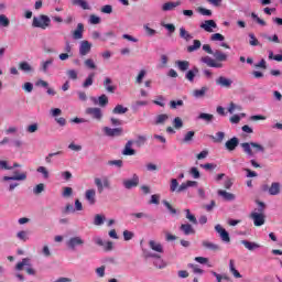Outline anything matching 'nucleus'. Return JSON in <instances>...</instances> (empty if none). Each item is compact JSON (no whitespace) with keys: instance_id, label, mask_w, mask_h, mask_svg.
I'll return each mask as SVG.
<instances>
[{"instance_id":"nucleus-41","label":"nucleus","mask_w":282,"mask_h":282,"mask_svg":"<svg viewBox=\"0 0 282 282\" xmlns=\"http://www.w3.org/2000/svg\"><path fill=\"white\" fill-rule=\"evenodd\" d=\"M98 105L99 107H107V105H109V97H107V95L99 96Z\"/></svg>"},{"instance_id":"nucleus-10","label":"nucleus","mask_w":282,"mask_h":282,"mask_svg":"<svg viewBox=\"0 0 282 282\" xmlns=\"http://www.w3.org/2000/svg\"><path fill=\"white\" fill-rule=\"evenodd\" d=\"M139 184L140 177L137 174H134L132 178L123 181V186L128 191H131V188H135L137 186H139Z\"/></svg>"},{"instance_id":"nucleus-24","label":"nucleus","mask_w":282,"mask_h":282,"mask_svg":"<svg viewBox=\"0 0 282 282\" xmlns=\"http://www.w3.org/2000/svg\"><path fill=\"white\" fill-rule=\"evenodd\" d=\"M218 195L225 199V202H235V194L230 192H226L224 189L218 191Z\"/></svg>"},{"instance_id":"nucleus-12","label":"nucleus","mask_w":282,"mask_h":282,"mask_svg":"<svg viewBox=\"0 0 282 282\" xmlns=\"http://www.w3.org/2000/svg\"><path fill=\"white\" fill-rule=\"evenodd\" d=\"M86 113L94 120H102V110L100 108H87Z\"/></svg>"},{"instance_id":"nucleus-48","label":"nucleus","mask_w":282,"mask_h":282,"mask_svg":"<svg viewBox=\"0 0 282 282\" xmlns=\"http://www.w3.org/2000/svg\"><path fill=\"white\" fill-rule=\"evenodd\" d=\"M163 205L165 206V208H167L171 215H177V209H175L174 206L171 205V203H169L167 200H163Z\"/></svg>"},{"instance_id":"nucleus-3","label":"nucleus","mask_w":282,"mask_h":282,"mask_svg":"<svg viewBox=\"0 0 282 282\" xmlns=\"http://www.w3.org/2000/svg\"><path fill=\"white\" fill-rule=\"evenodd\" d=\"M240 147L249 158H252L254 153H265V148L257 142H243Z\"/></svg>"},{"instance_id":"nucleus-64","label":"nucleus","mask_w":282,"mask_h":282,"mask_svg":"<svg viewBox=\"0 0 282 282\" xmlns=\"http://www.w3.org/2000/svg\"><path fill=\"white\" fill-rule=\"evenodd\" d=\"M101 12L104 14H111V12H113V7H111L110 4H106L101 8Z\"/></svg>"},{"instance_id":"nucleus-21","label":"nucleus","mask_w":282,"mask_h":282,"mask_svg":"<svg viewBox=\"0 0 282 282\" xmlns=\"http://www.w3.org/2000/svg\"><path fill=\"white\" fill-rule=\"evenodd\" d=\"M132 147H133V140L128 141L122 151V155H135V150L132 149Z\"/></svg>"},{"instance_id":"nucleus-7","label":"nucleus","mask_w":282,"mask_h":282,"mask_svg":"<svg viewBox=\"0 0 282 282\" xmlns=\"http://www.w3.org/2000/svg\"><path fill=\"white\" fill-rule=\"evenodd\" d=\"M66 246L69 248V250H76L77 246H85V240H83L80 236L72 237L66 242Z\"/></svg>"},{"instance_id":"nucleus-43","label":"nucleus","mask_w":282,"mask_h":282,"mask_svg":"<svg viewBox=\"0 0 282 282\" xmlns=\"http://www.w3.org/2000/svg\"><path fill=\"white\" fill-rule=\"evenodd\" d=\"M66 76H67L70 80H78V72H76L75 69H68V70H66Z\"/></svg>"},{"instance_id":"nucleus-35","label":"nucleus","mask_w":282,"mask_h":282,"mask_svg":"<svg viewBox=\"0 0 282 282\" xmlns=\"http://www.w3.org/2000/svg\"><path fill=\"white\" fill-rule=\"evenodd\" d=\"M94 78H96V73H90L86 80L83 83V87L87 89V87H91L94 85Z\"/></svg>"},{"instance_id":"nucleus-38","label":"nucleus","mask_w":282,"mask_h":282,"mask_svg":"<svg viewBox=\"0 0 282 282\" xmlns=\"http://www.w3.org/2000/svg\"><path fill=\"white\" fill-rule=\"evenodd\" d=\"M185 214H186V219H188V221L191 224H193L194 226H197V217H195V215L191 214V209H185Z\"/></svg>"},{"instance_id":"nucleus-23","label":"nucleus","mask_w":282,"mask_h":282,"mask_svg":"<svg viewBox=\"0 0 282 282\" xmlns=\"http://www.w3.org/2000/svg\"><path fill=\"white\" fill-rule=\"evenodd\" d=\"M182 6L181 1H176V2H165L162 6V10L163 12H170L171 10L176 9L177 7Z\"/></svg>"},{"instance_id":"nucleus-5","label":"nucleus","mask_w":282,"mask_h":282,"mask_svg":"<svg viewBox=\"0 0 282 282\" xmlns=\"http://www.w3.org/2000/svg\"><path fill=\"white\" fill-rule=\"evenodd\" d=\"M28 180V172H22L19 174V171L13 172V176H4L3 182H25Z\"/></svg>"},{"instance_id":"nucleus-59","label":"nucleus","mask_w":282,"mask_h":282,"mask_svg":"<svg viewBox=\"0 0 282 282\" xmlns=\"http://www.w3.org/2000/svg\"><path fill=\"white\" fill-rule=\"evenodd\" d=\"M89 23H91V25H98V23H100V17L91 14L89 17Z\"/></svg>"},{"instance_id":"nucleus-52","label":"nucleus","mask_w":282,"mask_h":282,"mask_svg":"<svg viewBox=\"0 0 282 282\" xmlns=\"http://www.w3.org/2000/svg\"><path fill=\"white\" fill-rule=\"evenodd\" d=\"M169 120V115H159L156 117V121H155V124H164V122Z\"/></svg>"},{"instance_id":"nucleus-26","label":"nucleus","mask_w":282,"mask_h":282,"mask_svg":"<svg viewBox=\"0 0 282 282\" xmlns=\"http://www.w3.org/2000/svg\"><path fill=\"white\" fill-rule=\"evenodd\" d=\"M202 243H203V248H206L207 250H212L213 252H217L221 250L219 245H215L214 242H210L208 240H204Z\"/></svg>"},{"instance_id":"nucleus-46","label":"nucleus","mask_w":282,"mask_h":282,"mask_svg":"<svg viewBox=\"0 0 282 282\" xmlns=\"http://www.w3.org/2000/svg\"><path fill=\"white\" fill-rule=\"evenodd\" d=\"M84 65L85 67H87V69H96V62H94V59L91 58H87L86 61H84Z\"/></svg>"},{"instance_id":"nucleus-29","label":"nucleus","mask_w":282,"mask_h":282,"mask_svg":"<svg viewBox=\"0 0 282 282\" xmlns=\"http://www.w3.org/2000/svg\"><path fill=\"white\" fill-rule=\"evenodd\" d=\"M127 111H129V108L122 106V105H117L113 109H112V113L117 115V116H122L124 113H127Z\"/></svg>"},{"instance_id":"nucleus-40","label":"nucleus","mask_w":282,"mask_h":282,"mask_svg":"<svg viewBox=\"0 0 282 282\" xmlns=\"http://www.w3.org/2000/svg\"><path fill=\"white\" fill-rule=\"evenodd\" d=\"M224 138H226V133L225 132H217L216 133V137H213L212 135V140L214 141V142H216V143H221V142H224Z\"/></svg>"},{"instance_id":"nucleus-44","label":"nucleus","mask_w":282,"mask_h":282,"mask_svg":"<svg viewBox=\"0 0 282 282\" xmlns=\"http://www.w3.org/2000/svg\"><path fill=\"white\" fill-rule=\"evenodd\" d=\"M177 107H184V100L178 99V100H171L170 101V108L171 109H177Z\"/></svg>"},{"instance_id":"nucleus-20","label":"nucleus","mask_w":282,"mask_h":282,"mask_svg":"<svg viewBox=\"0 0 282 282\" xmlns=\"http://www.w3.org/2000/svg\"><path fill=\"white\" fill-rule=\"evenodd\" d=\"M85 197L88 204H90V206H94V204H96V189H87L85 193Z\"/></svg>"},{"instance_id":"nucleus-55","label":"nucleus","mask_w":282,"mask_h":282,"mask_svg":"<svg viewBox=\"0 0 282 282\" xmlns=\"http://www.w3.org/2000/svg\"><path fill=\"white\" fill-rule=\"evenodd\" d=\"M95 186H97L98 193H102V191H105V187L102 185V180L98 177L95 178Z\"/></svg>"},{"instance_id":"nucleus-11","label":"nucleus","mask_w":282,"mask_h":282,"mask_svg":"<svg viewBox=\"0 0 282 282\" xmlns=\"http://www.w3.org/2000/svg\"><path fill=\"white\" fill-rule=\"evenodd\" d=\"M239 147V138L232 137L231 139L227 140L225 143V149L229 152H232Z\"/></svg>"},{"instance_id":"nucleus-4","label":"nucleus","mask_w":282,"mask_h":282,"mask_svg":"<svg viewBox=\"0 0 282 282\" xmlns=\"http://www.w3.org/2000/svg\"><path fill=\"white\" fill-rule=\"evenodd\" d=\"M51 23H52V20L50 19V17L45 14H41L39 18L36 17L33 18L32 26L40 28L41 30H47Z\"/></svg>"},{"instance_id":"nucleus-2","label":"nucleus","mask_w":282,"mask_h":282,"mask_svg":"<svg viewBox=\"0 0 282 282\" xmlns=\"http://www.w3.org/2000/svg\"><path fill=\"white\" fill-rule=\"evenodd\" d=\"M258 212L251 213L250 217L253 219V226L261 227L265 224V203L257 200Z\"/></svg>"},{"instance_id":"nucleus-30","label":"nucleus","mask_w":282,"mask_h":282,"mask_svg":"<svg viewBox=\"0 0 282 282\" xmlns=\"http://www.w3.org/2000/svg\"><path fill=\"white\" fill-rule=\"evenodd\" d=\"M206 91H208V87L203 86L200 89L193 90L194 98H204L206 96Z\"/></svg>"},{"instance_id":"nucleus-39","label":"nucleus","mask_w":282,"mask_h":282,"mask_svg":"<svg viewBox=\"0 0 282 282\" xmlns=\"http://www.w3.org/2000/svg\"><path fill=\"white\" fill-rule=\"evenodd\" d=\"M54 63V58H48L45 62L41 63V69L44 74H47V69L50 67V65H52Z\"/></svg>"},{"instance_id":"nucleus-50","label":"nucleus","mask_w":282,"mask_h":282,"mask_svg":"<svg viewBox=\"0 0 282 282\" xmlns=\"http://www.w3.org/2000/svg\"><path fill=\"white\" fill-rule=\"evenodd\" d=\"M94 224H95V226H102L105 224V217L100 214H97L95 216Z\"/></svg>"},{"instance_id":"nucleus-25","label":"nucleus","mask_w":282,"mask_h":282,"mask_svg":"<svg viewBox=\"0 0 282 282\" xmlns=\"http://www.w3.org/2000/svg\"><path fill=\"white\" fill-rule=\"evenodd\" d=\"M199 74V68H197V66H194L192 69H189L186 75L185 78L189 82L193 83L195 80V76Z\"/></svg>"},{"instance_id":"nucleus-53","label":"nucleus","mask_w":282,"mask_h":282,"mask_svg":"<svg viewBox=\"0 0 282 282\" xmlns=\"http://www.w3.org/2000/svg\"><path fill=\"white\" fill-rule=\"evenodd\" d=\"M249 44L252 46V47H257V45H259V40L257 39V36H254L253 33H249Z\"/></svg>"},{"instance_id":"nucleus-56","label":"nucleus","mask_w":282,"mask_h":282,"mask_svg":"<svg viewBox=\"0 0 282 282\" xmlns=\"http://www.w3.org/2000/svg\"><path fill=\"white\" fill-rule=\"evenodd\" d=\"M0 25H2V28H8V25H10V20L4 14L0 15Z\"/></svg>"},{"instance_id":"nucleus-17","label":"nucleus","mask_w":282,"mask_h":282,"mask_svg":"<svg viewBox=\"0 0 282 282\" xmlns=\"http://www.w3.org/2000/svg\"><path fill=\"white\" fill-rule=\"evenodd\" d=\"M112 80L110 77H106L104 80V87L106 89V91H108V94H116V89L117 87L115 85H112Z\"/></svg>"},{"instance_id":"nucleus-13","label":"nucleus","mask_w":282,"mask_h":282,"mask_svg":"<svg viewBox=\"0 0 282 282\" xmlns=\"http://www.w3.org/2000/svg\"><path fill=\"white\" fill-rule=\"evenodd\" d=\"M89 52H91V43H89V41H87V40L82 41V43L79 45V55L87 56V54H89Z\"/></svg>"},{"instance_id":"nucleus-9","label":"nucleus","mask_w":282,"mask_h":282,"mask_svg":"<svg viewBox=\"0 0 282 282\" xmlns=\"http://www.w3.org/2000/svg\"><path fill=\"white\" fill-rule=\"evenodd\" d=\"M200 61H202V63H205V65H207V67H215L216 69H221V67H224L223 63L216 62L210 56L202 57Z\"/></svg>"},{"instance_id":"nucleus-32","label":"nucleus","mask_w":282,"mask_h":282,"mask_svg":"<svg viewBox=\"0 0 282 282\" xmlns=\"http://www.w3.org/2000/svg\"><path fill=\"white\" fill-rule=\"evenodd\" d=\"M19 69L21 72H26V74H30V72H34V68H32V66L28 62H20Z\"/></svg>"},{"instance_id":"nucleus-16","label":"nucleus","mask_w":282,"mask_h":282,"mask_svg":"<svg viewBox=\"0 0 282 282\" xmlns=\"http://www.w3.org/2000/svg\"><path fill=\"white\" fill-rule=\"evenodd\" d=\"M213 56L216 63H225L226 61H228V54L219 50L214 51Z\"/></svg>"},{"instance_id":"nucleus-15","label":"nucleus","mask_w":282,"mask_h":282,"mask_svg":"<svg viewBox=\"0 0 282 282\" xmlns=\"http://www.w3.org/2000/svg\"><path fill=\"white\" fill-rule=\"evenodd\" d=\"M83 32H85V24L78 23L76 30L73 31V39L80 41L83 39Z\"/></svg>"},{"instance_id":"nucleus-60","label":"nucleus","mask_w":282,"mask_h":282,"mask_svg":"<svg viewBox=\"0 0 282 282\" xmlns=\"http://www.w3.org/2000/svg\"><path fill=\"white\" fill-rule=\"evenodd\" d=\"M144 76H147V70H140L139 75L137 76L135 83H138V85H141L142 80L144 79Z\"/></svg>"},{"instance_id":"nucleus-47","label":"nucleus","mask_w":282,"mask_h":282,"mask_svg":"<svg viewBox=\"0 0 282 282\" xmlns=\"http://www.w3.org/2000/svg\"><path fill=\"white\" fill-rule=\"evenodd\" d=\"M193 138H195V131H188L183 138V142L188 144V142H192Z\"/></svg>"},{"instance_id":"nucleus-1","label":"nucleus","mask_w":282,"mask_h":282,"mask_svg":"<svg viewBox=\"0 0 282 282\" xmlns=\"http://www.w3.org/2000/svg\"><path fill=\"white\" fill-rule=\"evenodd\" d=\"M197 186V181H186L180 185L176 178H172L170 182V192L171 193H184L188 188Z\"/></svg>"},{"instance_id":"nucleus-42","label":"nucleus","mask_w":282,"mask_h":282,"mask_svg":"<svg viewBox=\"0 0 282 282\" xmlns=\"http://www.w3.org/2000/svg\"><path fill=\"white\" fill-rule=\"evenodd\" d=\"M213 118H215V116L206 112H202L198 116V120H205V122H213Z\"/></svg>"},{"instance_id":"nucleus-57","label":"nucleus","mask_w":282,"mask_h":282,"mask_svg":"<svg viewBox=\"0 0 282 282\" xmlns=\"http://www.w3.org/2000/svg\"><path fill=\"white\" fill-rule=\"evenodd\" d=\"M154 265L159 270H164V268H166V262H164V260L159 258V260L154 261Z\"/></svg>"},{"instance_id":"nucleus-45","label":"nucleus","mask_w":282,"mask_h":282,"mask_svg":"<svg viewBox=\"0 0 282 282\" xmlns=\"http://www.w3.org/2000/svg\"><path fill=\"white\" fill-rule=\"evenodd\" d=\"M24 265H30V259L29 258H24V259H22L21 262H18V264L15 265V270L21 271V270H23Z\"/></svg>"},{"instance_id":"nucleus-34","label":"nucleus","mask_w":282,"mask_h":282,"mask_svg":"<svg viewBox=\"0 0 282 282\" xmlns=\"http://www.w3.org/2000/svg\"><path fill=\"white\" fill-rule=\"evenodd\" d=\"M180 37L184 41H191L193 39V35L186 31L184 26L180 28Z\"/></svg>"},{"instance_id":"nucleus-27","label":"nucleus","mask_w":282,"mask_h":282,"mask_svg":"<svg viewBox=\"0 0 282 282\" xmlns=\"http://www.w3.org/2000/svg\"><path fill=\"white\" fill-rule=\"evenodd\" d=\"M72 6H77L82 10H91L87 0H72Z\"/></svg>"},{"instance_id":"nucleus-31","label":"nucleus","mask_w":282,"mask_h":282,"mask_svg":"<svg viewBox=\"0 0 282 282\" xmlns=\"http://www.w3.org/2000/svg\"><path fill=\"white\" fill-rule=\"evenodd\" d=\"M242 246L247 248V250H257V248H261V246L257 242H250L248 240H241Z\"/></svg>"},{"instance_id":"nucleus-63","label":"nucleus","mask_w":282,"mask_h":282,"mask_svg":"<svg viewBox=\"0 0 282 282\" xmlns=\"http://www.w3.org/2000/svg\"><path fill=\"white\" fill-rule=\"evenodd\" d=\"M210 41H226V37L221 33H215L210 36Z\"/></svg>"},{"instance_id":"nucleus-51","label":"nucleus","mask_w":282,"mask_h":282,"mask_svg":"<svg viewBox=\"0 0 282 282\" xmlns=\"http://www.w3.org/2000/svg\"><path fill=\"white\" fill-rule=\"evenodd\" d=\"M43 191H45V184H43V183L37 184V185L33 188L34 195H41V193H43Z\"/></svg>"},{"instance_id":"nucleus-62","label":"nucleus","mask_w":282,"mask_h":282,"mask_svg":"<svg viewBox=\"0 0 282 282\" xmlns=\"http://www.w3.org/2000/svg\"><path fill=\"white\" fill-rule=\"evenodd\" d=\"M241 111V106H237L235 102H230L228 107L229 113H235V110Z\"/></svg>"},{"instance_id":"nucleus-18","label":"nucleus","mask_w":282,"mask_h":282,"mask_svg":"<svg viewBox=\"0 0 282 282\" xmlns=\"http://www.w3.org/2000/svg\"><path fill=\"white\" fill-rule=\"evenodd\" d=\"M216 85H219L220 87H226L227 89H229V87H232V80L224 76H220L216 79Z\"/></svg>"},{"instance_id":"nucleus-28","label":"nucleus","mask_w":282,"mask_h":282,"mask_svg":"<svg viewBox=\"0 0 282 282\" xmlns=\"http://www.w3.org/2000/svg\"><path fill=\"white\" fill-rule=\"evenodd\" d=\"M229 271L232 273L235 279H241V273L235 268V260H229Z\"/></svg>"},{"instance_id":"nucleus-8","label":"nucleus","mask_w":282,"mask_h":282,"mask_svg":"<svg viewBox=\"0 0 282 282\" xmlns=\"http://www.w3.org/2000/svg\"><path fill=\"white\" fill-rule=\"evenodd\" d=\"M215 230L216 232H218L221 241H224L225 243H230V234H228L226 229L221 227V225H216Z\"/></svg>"},{"instance_id":"nucleus-61","label":"nucleus","mask_w":282,"mask_h":282,"mask_svg":"<svg viewBox=\"0 0 282 282\" xmlns=\"http://www.w3.org/2000/svg\"><path fill=\"white\" fill-rule=\"evenodd\" d=\"M133 237H134V234L132 231H129V230L123 231L124 241H131V239H133Z\"/></svg>"},{"instance_id":"nucleus-33","label":"nucleus","mask_w":282,"mask_h":282,"mask_svg":"<svg viewBox=\"0 0 282 282\" xmlns=\"http://www.w3.org/2000/svg\"><path fill=\"white\" fill-rule=\"evenodd\" d=\"M281 193V184L279 183H272L269 187V194L270 195H279Z\"/></svg>"},{"instance_id":"nucleus-19","label":"nucleus","mask_w":282,"mask_h":282,"mask_svg":"<svg viewBox=\"0 0 282 282\" xmlns=\"http://www.w3.org/2000/svg\"><path fill=\"white\" fill-rule=\"evenodd\" d=\"M180 231L183 232V235H195V228H193V225L191 224H182L180 227Z\"/></svg>"},{"instance_id":"nucleus-37","label":"nucleus","mask_w":282,"mask_h":282,"mask_svg":"<svg viewBox=\"0 0 282 282\" xmlns=\"http://www.w3.org/2000/svg\"><path fill=\"white\" fill-rule=\"evenodd\" d=\"M199 47H202V42L199 40H194V44L187 46V52L189 53L197 52Z\"/></svg>"},{"instance_id":"nucleus-36","label":"nucleus","mask_w":282,"mask_h":282,"mask_svg":"<svg viewBox=\"0 0 282 282\" xmlns=\"http://www.w3.org/2000/svg\"><path fill=\"white\" fill-rule=\"evenodd\" d=\"M176 65L181 72H186L188 67H191V63L188 61H176Z\"/></svg>"},{"instance_id":"nucleus-49","label":"nucleus","mask_w":282,"mask_h":282,"mask_svg":"<svg viewBox=\"0 0 282 282\" xmlns=\"http://www.w3.org/2000/svg\"><path fill=\"white\" fill-rule=\"evenodd\" d=\"M173 127L174 129H182L184 127V122L182 121V118L180 117L174 118Z\"/></svg>"},{"instance_id":"nucleus-6","label":"nucleus","mask_w":282,"mask_h":282,"mask_svg":"<svg viewBox=\"0 0 282 282\" xmlns=\"http://www.w3.org/2000/svg\"><path fill=\"white\" fill-rule=\"evenodd\" d=\"M104 133L105 135H107L108 138H120V135H122V133H124V130L122 128H109V127H105L104 128Z\"/></svg>"},{"instance_id":"nucleus-54","label":"nucleus","mask_w":282,"mask_h":282,"mask_svg":"<svg viewBox=\"0 0 282 282\" xmlns=\"http://www.w3.org/2000/svg\"><path fill=\"white\" fill-rule=\"evenodd\" d=\"M37 173H42L44 180H47L50 177V172L47 171V167H45V166L37 167Z\"/></svg>"},{"instance_id":"nucleus-14","label":"nucleus","mask_w":282,"mask_h":282,"mask_svg":"<svg viewBox=\"0 0 282 282\" xmlns=\"http://www.w3.org/2000/svg\"><path fill=\"white\" fill-rule=\"evenodd\" d=\"M200 29L205 30V32L213 33V30L217 29V22L215 20H206L200 24Z\"/></svg>"},{"instance_id":"nucleus-22","label":"nucleus","mask_w":282,"mask_h":282,"mask_svg":"<svg viewBox=\"0 0 282 282\" xmlns=\"http://www.w3.org/2000/svg\"><path fill=\"white\" fill-rule=\"evenodd\" d=\"M149 247L154 252H160L161 254H162V252H164V247L162 246V243H160V242H158L155 240H150L149 241Z\"/></svg>"},{"instance_id":"nucleus-58","label":"nucleus","mask_w":282,"mask_h":282,"mask_svg":"<svg viewBox=\"0 0 282 282\" xmlns=\"http://www.w3.org/2000/svg\"><path fill=\"white\" fill-rule=\"evenodd\" d=\"M122 160L108 161V166H117L118 169H122Z\"/></svg>"}]
</instances>
